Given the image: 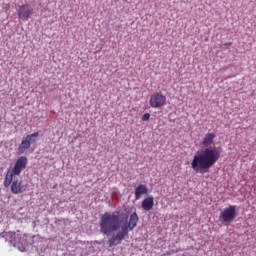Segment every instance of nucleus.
Here are the masks:
<instances>
[{
	"label": "nucleus",
	"instance_id": "1",
	"mask_svg": "<svg viewBox=\"0 0 256 256\" xmlns=\"http://www.w3.org/2000/svg\"><path fill=\"white\" fill-rule=\"evenodd\" d=\"M139 223L137 212H123L116 210L106 212L100 216L99 228L102 235L111 236L108 241V247H117L121 245L125 237H129V231H133Z\"/></svg>",
	"mask_w": 256,
	"mask_h": 256
},
{
	"label": "nucleus",
	"instance_id": "2",
	"mask_svg": "<svg viewBox=\"0 0 256 256\" xmlns=\"http://www.w3.org/2000/svg\"><path fill=\"white\" fill-rule=\"evenodd\" d=\"M213 141H215V133L205 134L202 140V145L205 148L198 151L191 162V168L196 173H209V169L221 159V150L211 146Z\"/></svg>",
	"mask_w": 256,
	"mask_h": 256
},
{
	"label": "nucleus",
	"instance_id": "3",
	"mask_svg": "<svg viewBox=\"0 0 256 256\" xmlns=\"http://www.w3.org/2000/svg\"><path fill=\"white\" fill-rule=\"evenodd\" d=\"M2 237L9 241L10 245H13L18 251L21 253H25L29 246L33 243L34 236L31 234H24L21 236L18 232H4L2 233Z\"/></svg>",
	"mask_w": 256,
	"mask_h": 256
},
{
	"label": "nucleus",
	"instance_id": "4",
	"mask_svg": "<svg viewBox=\"0 0 256 256\" xmlns=\"http://www.w3.org/2000/svg\"><path fill=\"white\" fill-rule=\"evenodd\" d=\"M237 218V206L230 205L226 207L219 215V221L222 225H230Z\"/></svg>",
	"mask_w": 256,
	"mask_h": 256
},
{
	"label": "nucleus",
	"instance_id": "5",
	"mask_svg": "<svg viewBox=\"0 0 256 256\" xmlns=\"http://www.w3.org/2000/svg\"><path fill=\"white\" fill-rule=\"evenodd\" d=\"M39 137V132H34L32 134H28L19 144L17 149V155H23L27 149H30L31 144L37 141Z\"/></svg>",
	"mask_w": 256,
	"mask_h": 256
},
{
	"label": "nucleus",
	"instance_id": "6",
	"mask_svg": "<svg viewBox=\"0 0 256 256\" xmlns=\"http://www.w3.org/2000/svg\"><path fill=\"white\" fill-rule=\"evenodd\" d=\"M149 105L152 109H161L167 105V96L161 92H155L150 97Z\"/></svg>",
	"mask_w": 256,
	"mask_h": 256
},
{
	"label": "nucleus",
	"instance_id": "7",
	"mask_svg": "<svg viewBox=\"0 0 256 256\" xmlns=\"http://www.w3.org/2000/svg\"><path fill=\"white\" fill-rule=\"evenodd\" d=\"M33 15V7L29 4H22L18 8V18L21 21H29Z\"/></svg>",
	"mask_w": 256,
	"mask_h": 256
},
{
	"label": "nucleus",
	"instance_id": "8",
	"mask_svg": "<svg viewBox=\"0 0 256 256\" xmlns=\"http://www.w3.org/2000/svg\"><path fill=\"white\" fill-rule=\"evenodd\" d=\"M27 163H29V159H27V156H20L12 168L13 172L17 175H21V172L24 169H27Z\"/></svg>",
	"mask_w": 256,
	"mask_h": 256
},
{
	"label": "nucleus",
	"instance_id": "9",
	"mask_svg": "<svg viewBox=\"0 0 256 256\" xmlns=\"http://www.w3.org/2000/svg\"><path fill=\"white\" fill-rule=\"evenodd\" d=\"M143 195H149V188H147V185L139 184L135 188V200L139 201Z\"/></svg>",
	"mask_w": 256,
	"mask_h": 256
},
{
	"label": "nucleus",
	"instance_id": "10",
	"mask_svg": "<svg viewBox=\"0 0 256 256\" xmlns=\"http://www.w3.org/2000/svg\"><path fill=\"white\" fill-rule=\"evenodd\" d=\"M155 205V198L149 196L142 201L141 207L144 211H151Z\"/></svg>",
	"mask_w": 256,
	"mask_h": 256
},
{
	"label": "nucleus",
	"instance_id": "11",
	"mask_svg": "<svg viewBox=\"0 0 256 256\" xmlns=\"http://www.w3.org/2000/svg\"><path fill=\"white\" fill-rule=\"evenodd\" d=\"M21 181L19 180H14L11 183V188L10 191L13 193V195H19V193H23V186L21 185Z\"/></svg>",
	"mask_w": 256,
	"mask_h": 256
},
{
	"label": "nucleus",
	"instance_id": "12",
	"mask_svg": "<svg viewBox=\"0 0 256 256\" xmlns=\"http://www.w3.org/2000/svg\"><path fill=\"white\" fill-rule=\"evenodd\" d=\"M17 173H14L11 168L8 169L6 176L4 178V187H9L13 183V177H15Z\"/></svg>",
	"mask_w": 256,
	"mask_h": 256
},
{
	"label": "nucleus",
	"instance_id": "13",
	"mask_svg": "<svg viewBox=\"0 0 256 256\" xmlns=\"http://www.w3.org/2000/svg\"><path fill=\"white\" fill-rule=\"evenodd\" d=\"M141 119L142 121H149V119H151V114L145 113Z\"/></svg>",
	"mask_w": 256,
	"mask_h": 256
},
{
	"label": "nucleus",
	"instance_id": "14",
	"mask_svg": "<svg viewBox=\"0 0 256 256\" xmlns=\"http://www.w3.org/2000/svg\"><path fill=\"white\" fill-rule=\"evenodd\" d=\"M93 245H101V243H99V241H95L93 242Z\"/></svg>",
	"mask_w": 256,
	"mask_h": 256
},
{
	"label": "nucleus",
	"instance_id": "15",
	"mask_svg": "<svg viewBox=\"0 0 256 256\" xmlns=\"http://www.w3.org/2000/svg\"><path fill=\"white\" fill-rule=\"evenodd\" d=\"M115 1V3H117V1H119V0H114Z\"/></svg>",
	"mask_w": 256,
	"mask_h": 256
},
{
	"label": "nucleus",
	"instance_id": "16",
	"mask_svg": "<svg viewBox=\"0 0 256 256\" xmlns=\"http://www.w3.org/2000/svg\"><path fill=\"white\" fill-rule=\"evenodd\" d=\"M229 46H231V43H228Z\"/></svg>",
	"mask_w": 256,
	"mask_h": 256
}]
</instances>
